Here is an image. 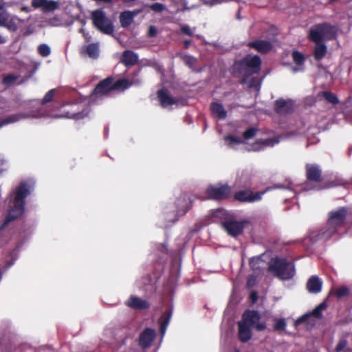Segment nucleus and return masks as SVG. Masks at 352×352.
<instances>
[{"label":"nucleus","mask_w":352,"mask_h":352,"mask_svg":"<svg viewBox=\"0 0 352 352\" xmlns=\"http://www.w3.org/2000/svg\"><path fill=\"white\" fill-rule=\"evenodd\" d=\"M347 214L348 210L344 207L331 211L329 214L327 225L320 232L318 237L323 240L329 239L343 226Z\"/></svg>","instance_id":"nucleus-1"},{"label":"nucleus","mask_w":352,"mask_h":352,"mask_svg":"<svg viewBox=\"0 0 352 352\" xmlns=\"http://www.w3.org/2000/svg\"><path fill=\"white\" fill-rule=\"evenodd\" d=\"M269 270L281 280H289L295 275L294 263L282 258L273 259L269 265Z\"/></svg>","instance_id":"nucleus-2"},{"label":"nucleus","mask_w":352,"mask_h":352,"mask_svg":"<svg viewBox=\"0 0 352 352\" xmlns=\"http://www.w3.org/2000/svg\"><path fill=\"white\" fill-rule=\"evenodd\" d=\"M337 28L328 23L316 24L309 30V38L314 43L331 40L336 36Z\"/></svg>","instance_id":"nucleus-3"},{"label":"nucleus","mask_w":352,"mask_h":352,"mask_svg":"<svg viewBox=\"0 0 352 352\" xmlns=\"http://www.w3.org/2000/svg\"><path fill=\"white\" fill-rule=\"evenodd\" d=\"M91 19L95 28L105 34H112L114 31L113 22L102 9L94 10L91 13Z\"/></svg>","instance_id":"nucleus-4"},{"label":"nucleus","mask_w":352,"mask_h":352,"mask_svg":"<svg viewBox=\"0 0 352 352\" xmlns=\"http://www.w3.org/2000/svg\"><path fill=\"white\" fill-rule=\"evenodd\" d=\"M250 223L248 220L237 221L232 219L226 220L221 225L224 230L231 236L236 237L241 235L244 228Z\"/></svg>","instance_id":"nucleus-5"},{"label":"nucleus","mask_w":352,"mask_h":352,"mask_svg":"<svg viewBox=\"0 0 352 352\" xmlns=\"http://www.w3.org/2000/svg\"><path fill=\"white\" fill-rule=\"evenodd\" d=\"M260 318L258 311L248 310L243 314L241 321L250 327H254L258 331H262L265 329L266 324L265 322H260Z\"/></svg>","instance_id":"nucleus-6"},{"label":"nucleus","mask_w":352,"mask_h":352,"mask_svg":"<svg viewBox=\"0 0 352 352\" xmlns=\"http://www.w3.org/2000/svg\"><path fill=\"white\" fill-rule=\"evenodd\" d=\"M157 97L160 101L161 105L164 108L169 107L173 104H184V100H183L171 97L168 91L164 89L158 91Z\"/></svg>","instance_id":"nucleus-7"},{"label":"nucleus","mask_w":352,"mask_h":352,"mask_svg":"<svg viewBox=\"0 0 352 352\" xmlns=\"http://www.w3.org/2000/svg\"><path fill=\"white\" fill-rule=\"evenodd\" d=\"M230 188L226 186H211L206 190L208 198L221 199L226 197L230 193Z\"/></svg>","instance_id":"nucleus-8"},{"label":"nucleus","mask_w":352,"mask_h":352,"mask_svg":"<svg viewBox=\"0 0 352 352\" xmlns=\"http://www.w3.org/2000/svg\"><path fill=\"white\" fill-rule=\"evenodd\" d=\"M43 116V114L39 113H16L6 116L4 118L0 120V128L3 126L14 123L21 119L28 118H38Z\"/></svg>","instance_id":"nucleus-9"},{"label":"nucleus","mask_w":352,"mask_h":352,"mask_svg":"<svg viewBox=\"0 0 352 352\" xmlns=\"http://www.w3.org/2000/svg\"><path fill=\"white\" fill-rule=\"evenodd\" d=\"M112 89V78L109 77L102 80L94 89L92 94L93 98L101 97L109 94Z\"/></svg>","instance_id":"nucleus-10"},{"label":"nucleus","mask_w":352,"mask_h":352,"mask_svg":"<svg viewBox=\"0 0 352 352\" xmlns=\"http://www.w3.org/2000/svg\"><path fill=\"white\" fill-rule=\"evenodd\" d=\"M252 74H256L261 69V60L258 56H248L241 63Z\"/></svg>","instance_id":"nucleus-11"},{"label":"nucleus","mask_w":352,"mask_h":352,"mask_svg":"<svg viewBox=\"0 0 352 352\" xmlns=\"http://www.w3.org/2000/svg\"><path fill=\"white\" fill-rule=\"evenodd\" d=\"M261 194L256 192L254 193L252 191L249 190H241L235 193L234 197L236 200L243 202H253L258 201L261 199Z\"/></svg>","instance_id":"nucleus-12"},{"label":"nucleus","mask_w":352,"mask_h":352,"mask_svg":"<svg viewBox=\"0 0 352 352\" xmlns=\"http://www.w3.org/2000/svg\"><path fill=\"white\" fill-rule=\"evenodd\" d=\"M155 337V331L147 328L140 336L139 344L142 348H148L151 346Z\"/></svg>","instance_id":"nucleus-13"},{"label":"nucleus","mask_w":352,"mask_h":352,"mask_svg":"<svg viewBox=\"0 0 352 352\" xmlns=\"http://www.w3.org/2000/svg\"><path fill=\"white\" fill-rule=\"evenodd\" d=\"M126 305L135 309L143 310L149 307V303L144 300H142L137 296H131L130 298L126 302Z\"/></svg>","instance_id":"nucleus-14"},{"label":"nucleus","mask_w":352,"mask_h":352,"mask_svg":"<svg viewBox=\"0 0 352 352\" xmlns=\"http://www.w3.org/2000/svg\"><path fill=\"white\" fill-rule=\"evenodd\" d=\"M250 47L254 48L258 52L265 54L272 49V45L270 41L257 40L253 42H250L248 44Z\"/></svg>","instance_id":"nucleus-15"},{"label":"nucleus","mask_w":352,"mask_h":352,"mask_svg":"<svg viewBox=\"0 0 352 352\" xmlns=\"http://www.w3.org/2000/svg\"><path fill=\"white\" fill-rule=\"evenodd\" d=\"M322 281L318 276H312L307 283V289L310 293L318 294L320 292Z\"/></svg>","instance_id":"nucleus-16"},{"label":"nucleus","mask_w":352,"mask_h":352,"mask_svg":"<svg viewBox=\"0 0 352 352\" xmlns=\"http://www.w3.org/2000/svg\"><path fill=\"white\" fill-rule=\"evenodd\" d=\"M239 338L242 342H247L252 338L251 327L246 325L244 322L239 321L238 322Z\"/></svg>","instance_id":"nucleus-17"},{"label":"nucleus","mask_w":352,"mask_h":352,"mask_svg":"<svg viewBox=\"0 0 352 352\" xmlns=\"http://www.w3.org/2000/svg\"><path fill=\"white\" fill-rule=\"evenodd\" d=\"M307 176L309 180L318 182L320 180L321 170L317 165L307 164L306 166Z\"/></svg>","instance_id":"nucleus-18"},{"label":"nucleus","mask_w":352,"mask_h":352,"mask_svg":"<svg viewBox=\"0 0 352 352\" xmlns=\"http://www.w3.org/2000/svg\"><path fill=\"white\" fill-rule=\"evenodd\" d=\"M279 142L280 140L278 138H269L265 140H258L254 145H253L252 150L255 151H260L266 146H273Z\"/></svg>","instance_id":"nucleus-19"},{"label":"nucleus","mask_w":352,"mask_h":352,"mask_svg":"<svg viewBox=\"0 0 352 352\" xmlns=\"http://www.w3.org/2000/svg\"><path fill=\"white\" fill-rule=\"evenodd\" d=\"M138 60V54L131 50H126L122 56V63L126 66L134 65Z\"/></svg>","instance_id":"nucleus-20"},{"label":"nucleus","mask_w":352,"mask_h":352,"mask_svg":"<svg viewBox=\"0 0 352 352\" xmlns=\"http://www.w3.org/2000/svg\"><path fill=\"white\" fill-rule=\"evenodd\" d=\"M138 12H133L131 11H125L120 14V21L122 27L126 28L129 26L133 21L134 16Z\"/></svg>","instance_id":"nucleus-21"},{"label":"nucleus","mask_w":352,"mask_h":352,"mask_svg":"<svg viewBox=\"0 0 352 352\" xmlns=\"http://www.w3.org/2000/svg\"><path fill=\"white\" fill-rule=\"evenodd\" d=\"M178 204L179 206H177V210H174L172 211L173 213V218L169 219L170 221L175 222L177 220L178 215H183L186 212V210L185 208V206L186 204V201L184 197H182L178 200Z\"/></svg>","instance_id":"nucleus-22"},{"label":"nucleus","mask_w":352,"mask_h":352,"mask_svg":"<svg viewBox=\"0 0 352 352\" xmlns=\"http://www.w3.org/2000/svg\"><path fill=\"white\" fill-rule=\"evenodd\" d=\"M81 53H86L91 58H97L99 56V46L96 43H91L81 50Z\"/></svg>","instance_id":"nucleus-23"},{"label":"nucleus","mask_w":352,"mask_h":352,"mask_svg":"<svg viewBox=\"0 0 352 352\" xmlns=\"http://www.w3.org/2000/svg\"><path fill=\"white\" fill-rule=\"evenodd\" d=\"M211 111L213 116L219 119H225L227 116V112L223 105L217 102L211 104Z\"/></svg>","instance_id":"nucleus-24"},{"label":"nucleus","mask_w":352,"mask_h":352,"mask_svg":"<svg viewBox=\"0 0 352 352\" xmlns=\"http://www.w3.org/2000/svg\"><path fill=\"white\" fill-rule=\"evenodd\" d=\"M316 44L314 48V58L320 60L322 59L327 54V48L324 43H314Z\"/></svg>","instance_id":"nucleus-25"},{"label":"nucleus","mask_w":352,"mask_h":352,"mask_svg":"<svg viewBox=\"0 0 352 352\" xmlns=\"http://www.w3.org/2000/svg\"><path fill=\"white\" fill-rule=\"evenodd\" d=\"M20 22L21 20L16 16L9 15L8 19L3 27L6 28L11 32H15L17 30Z\"/></svg>","instance_id":"nucleus-26"},{"label":"nucleus","mask_w":352,"mask_h":352,"mask_svg":"<svg viewBox=\"0 0 352 352\" xmlns=\"http://www.w3.org/2000/svg\"><path fill=\"white\" fill-rule=\"evenodd\" d=\"M171 316H172L171 311L165 313L162 316V320H161V323H160V333L162 336H164L166 333V331L167 327L170 322Z\"/></svg>","instance_id":"nucleus-27"},{"label":"nucleus","mask_w":352,"mask_h":352,"mask_svg":"<svg viewBox=\"0 0 352 352\" xmlns=\"http://www.w3.org/2000/svg\"><path fill=\"white\" fill-rule=\"evenodd\" d=\"M276 111L279 113H286L289 111L288 102L283 99L277 100L276 102Z\"/></svg>","instance_id":"nucleus-28"},{"label":"nucleus","mask_w":352,"mask_h":352,"mask_svg":"<svg viewBox=\"0 0 352 352\" xmlns=\"http://www.w3.org/2000/svg\"><path fill=\"white\" fill-rule=\"evenodd\" d=\"M132 83H129V80L126 79H120L113 82L112 78V89L113 90H124L130 87Z\"/></svg>","instance_id":"nucleus-29"},{"label":"nucleus","mask_w":352,"mask_h":352,"mask_svg":"<svg viewBox=\"0 0 352 352\" xmlns=\"http://www.w3.org/2000/svg\"><path fill=\"white\" fill-rule=\"evenodd\" d=\"M224 140L226 144L230 148H235L236 145H239L243 142L240 138H236L233 135H228L224 138Z\"/></svg>","instance_id":"nucleus-30"},{"label":"nucleus","mask_w":352,"mask_h":352,"mask_svg":"<svg viewBox=\"0 0 352 352\" xmlns=\"http://www.w3.org/2000/svg\"><path fill=\"white\" fill-rule=\"evenodd\" d=\"M287 327V322L283 318L274 319V329L275 331H284Z\"/></svg>","instance_id":"nucleus-31"},{"label":"nucleus","mask_w":352,"mask_h":352,"mask_svg":"<svg viewBox=\"0 0 352 352\" xmlns=\"http://www.w3.org/2000/svg\"><path fill=\"white\" fill-rule=\"evenodd\" d=\"M58 7L59 4L57 1L52 0H46V2L44 4L43 10L45 12H50L58 9Z\"/></svg>","instance_id":"nucleus-32"},{"label":"nucleus","mask_w":352,"mask_h":352,"mask_svg":"<svg viewBox=\"0 0 352 352\" xmlns=\"http://www.w3.org/2000/svg\"><path fill=\"white\" fill-rule=\"evenodd\" d=\"M182 59L190 68L195 69V65L197 63V59L195 57L190 55H184L182 56Z\"/></svg>","instance_id":"nucleus-33"},{"label":"nucleus","mask_w":352,"mask_h":352,"mask_svg":"<svg viewBox=\"0 0 352 352\" xmlns=\"http://www.w3.org/2000/svg\"><path fill=\"white\" fill-rule=\"evenodd\" d=\"M39 54L43 57L48 56L51 53V50L47 44H41L38 47Z\"/></svg>","instance_id":"nucleus-34"},{"label":"nucleus","mask_w":352,"mask_h":352,"mask_svg":"<svg viewBox=\"0 0 352 352\" xmlns=\"http://www.w3.org/2000/svg\"><path fill=\"white\" fill-rule=\"evenodd\" d=\"M322 95L329 102L337 104L339 102L337 96L329 91H324L322 93Z\"/></svg>","instance_id":"nucleus-35"},{"label":"nucleus","mask_w":352,"mask_h":352,"mask_svg":"<svg viewBox=\"0 0 352 352\" xmlns=\"http://www.w3.org/2000/svg\"><path fill=\"white\" fill-rule=\"evenodd\" d=\"M292 57H293L294 61L298 65L302 64L305 60L304 56L298 51H294L292 53Z\"/></svg>","instance_id":"nucleus-36"},{"label":"nucleus","mask_w":352,"mask_h":352,"mask_svg":"<svg viewBox=\"0 0 352 352\" xmlns=\"http://www.w3.org/2000/svg\"><path fill=\"white\" fill-rule=\"evenodd\" d=\"M18 78V76L13 74H9L6 76L3 79V82L7 86L12 85Z\"/></svg>","instance_id":"nucleus-37"},{"label":"nucleus","mask_w":352,"mask_h":352,"mask_svg":"<svg viewBox=\"0 0 352 352\" xmlns=\"http://www.w3.org/2000/svg\"><path fill=\"white\" fill-rule=\"evenodd\" d=\"M334 293H335L336 296L340 298L346 296L349 293V289L346 287H340L336 289L335 290Z\"/></svg>","instance_id":"nucleus-38"},{"label":"nucleus","mask_w":352,"mask_h":352,"mask_svg":"<svg viewBox=\"0 0 352 352\" xmlns=\"http://www.w3.org/2000/svg\"><path fill=\"white\" fill-rule=\"evenodd\" d=\"M257 129L256 128H250L243 133V138L249 140L256 135Z\"/></svg>","instance_id":"nucleus-39"},{"label":"nucleus","mask_w":352,"mask_h":352,"mask_svg":"<svg viewBox=\"0 0 352 352\" xmlns=\"http://www.w3.org/2000/svg\"><path fill=\"white\" fill-rule=\"evenodd\" d=\"M56 91V89H51L46 94L45 96H44V98H43L42 100V102L41 103L43 104H45L47 102H50V101L52 100L53 98H54V93Z\"/></svg>","instance_id":"nucleus-40"},{"label":"nucleus","mask_w":352,"mask_h":352,"mask_svg":"<svg viewBox=\"0 0 352 352\" xmlns=\"http://www.w3.org/2000/svg\"><path fill=\"white\" fill-rule=\"evenodd\" d=\"M88 114V111H82V112H78V113H74L71 115L68 114L65 116L66 118H74L76 120L83 118L85 116H86Z\"/></svg>","instance_id":"nucleus-41"},{"label":"nucleus","mask_w":352,"mask_h":352,"mask_svg":"<svg viewBox=\"0 0 352 352\" xmlns=\"http://www.w3.org/2000/svg\"><path fill=\"white\" fill-rule=\"evenodd\" d=\"M9 15L10 14L6 10L0 11V27H3L5 25V23L8 19Z\"/></svg>","instance_id":"nucleus-42"},{"label":"nucleus","mask_w":352,"mask_h":352,"mask_svg":"<svg viewBox=\"0 0 352 352\" xmlns=\"http://www.w3.org/2000/svg\"><path fill=\"white\" fill-rule=\"evenodd\" d=\"M150 8L156 12H161L165 9V6L160 3H155L150 6Z\"/></svg>","instance_id":"nucleus-43"},{"label":"nucleus","mask_w":352,"mask_h":352,"mask_svg":"<svg viewBox=\"0 0 352 352\" xmlns=\"http://www.w3.org/2000/svg\"><path fill=\"white\" fill-rule=\"evenodd\" d=\"M195 29V28H194L193 30L191 29L188 25H186V24L182 25L181 27L182 32L188 36H192L193 34V30Z\"/></svg>","instance_id":"nucleus-44"},{"label":"nucleus","mask_w":352,"mask_h":352,"mask_svg":"<svg viewBox=\"0 0 352 352\" xmlns=\"http://www.w3.org/2000/svg\"><path fill=\"white\" fill-rule=\"evenodd\" d=\"M231 0H206L204 1V4L208 6H213L217 4H219L223 2H228Z\"/></svg>","instance_id":"nucleus-45"},{"label":"nucleus","mask_w":352,"mask_h":352,"mask_svg":"<svg viewBox=\"0 0 352 352\" xmlns=\"http://www.w3.org/2000/svg\"><path fill=\"white\" fill-rule=\"evenodd\" d=\"M46 0H32V5L35 8H43L44 4Z\"/></svg>","instance_id":"nucleus-46"},{"label":"nucleus","mask_w":352,"mask_h":352,"mask_svg":"<svg viewBox=\"0 0 352 352\" xmlns=\"http://www.w3.org/2000/svg\"><path fill=\"white\" fill-rule=\"evenodd\" d=\"M347 341L346 340H342L340 341V342L338 344V345L336 347V352H340L342 351L346 346Z\"/></svg>","instance_id":"nucleus-47"},{"label":"nucleus","mask_w":352,"mask_h":352,"mask_svg":"<svg viewBox=\"0 0 352 352\" xmlns=\"http://www.w3.org/2000/svg\"><path fill=\"white\" fill-rule=\"evenodd\" d=\"M157 34V29L154 26H150L149 28V30H148V35L149 36L151 37H153V36H155Z\"/></svg>","instance_id":"nucleus-48"},{"label":"nucleus","mask_w":352,"mask_h":352,"mask_svg":"<svg viewBox=\"0 0 352 352\" xmlns=\"http://www.w3.org/2000/svg\"><path fill=\"white\" fill-rule=\"evenodd\" d=\"M310 315L314 316L317 318H320L322 316V311L320 309H318V307H316L310 314Z\"/></svg>","instance_id":"nucleus-49"},{"label":"nucleus","mask_w":352,"mask_h":352,"mask_svg":"<svg viewBox=\"0 0 352 352\" xmlns=\"http://www.w3.org/2000/svg\"><path fill=\"white\" fill-rule=\"evenodd\" d=\"M80 32L83 34V36L87 42L91 41V37L89 33L85 32L83 29H80Z\"/></svg>","instance_id":"nucleus-50"},{"label":"nucleus","mask_w":352,"mask_h":352,"mask_svg":"<svg viewBox=\"0 0 352 352\" xmlns=\"http://www.w3.org/2000/svg\"><path fill=\"white\" fill-rule=\"evenodd\" d=\"M259 261H260V258H252V259L250 260V265L252 266V268H254V269L257 268V267L255 266V263H256V262H258Z\"/></svg>","instance_id":"nucleus-51"},{"label":"nucleus","mask_w":352,"mask_h":352,"mask_svg":"<svg viewBox=\"0 0 352 352\" xmlns=\"http://www.w3.org/2000/svg\"><path fill=\"white\" fill-rule=\"evenodd\" d=\"M250 300L252 303L256 302L257 300V294L256 292H252L250 294Z\"/></svg>","instance_id":"nucleus-52"},{"label":"nucleus","mask_w":352,"mask_h":352,"mask_svg":"<svg viewBox=\"0 0 352 352\" xmlns=\"http://www.w3.org/2000/svg\"><path fill=\"white\" fill-rule=\"evenodd\" d=\"M318 309H320V311H323L324 309H325L327 308V304L323 302H321L320 304H319L318 306Z\"/></svg>","instance_id":"nucleus-53"},{"label":"nucleus","mask_w":352,"mask_h":352,"mask_svg":"<svg viewBox=\"0 0 352 352\" xmlns=\"http://www.w3.org/2000/svg\"><path fill=\"white\" fill-rule=\"evenodd\" d=\"M307 316V315H305V316H303L300 317V318H298V319L296 320V322L297 324L302 322L303 321H305V319H306Z\"/></svg>","instance_id":"nucleus-54"},{"label":"nucleus","mask_w":352,"mask_h":352,"mask_svg":"<svg viewBox=\"0 0 352 352\" xmlns=\"http://www.w3.org/2000/svg\"><path fill=\"white\" fill-rule=\"evenodd\" d=\"M21 10L25 12H30L31 11V8L30 7H22Z\"/></svg>","instance_id":"nucleus-55"},{"label":"nucleus","mask_w":352,"mask_h":352,"mask_svg":"<svg viewBox=\"0 0 352 352\" xmlns=\"http://www.w3.org/2000/svg\"><path fill=\"white\" fill-rule=\"evenodd\" d=\"M254 281V279L249 278L247 283V285L249 287H250L253 285V282Z\"/></svg>","instance_id":"nucleus-56"},{"label":"nucleus","mask_w":352,"mask_h":352,"mask_svg":"<svg viewBox=\"0 0 352 352\" xmlns=\"http://www.w3.org/2000/svg\"><path fill=\"white\" fill-rule=\"evenodd\" d=\"M6 42V38L0 34V44H3Z\"/></svg>","instance_id":"nucleus-57"},{"label":"nucleus","mask_w":352,"mask_h":352,"mask_svg":"<svg viewBox=\"0 0 352 352\" xmlns=\"http://www.w3.org/2000/svg\"><path fill=\"white\" fill-rule=\"evenodd\" d=\"M190 43H191V41L190 40H186L184 41L185 47L188 48L189 47V45H190Z\"/></svg>","instance_id":"nucleus-58"},{"label":"nucleus","mask_w":352,"mask_h":352,"mask_svg":"<svg viewBox=\"0 0 352 352\" xmlns=\"http://www.w3.org/2000/svg\"><path fill=\"white\" fill-rule=\"evenodd\" d=\"M5 9V6L3 4H0V11H3Z\"/></svg>","instance_id":"nucleus-59"},{"label":"nucleus","mask_w":352,"mask_h":352,"mask_svg":"<svg viewBox=\"0 0 352 352\" xmlns=\"http://www.w3.org/2000/svg\"><path fill=\"white\" fill-rule=\"evenodd\" d=\"M62 116H56L55 118H61Z\"/></svg>","instance_id":"nucleus-60"},{"label":"nucleus","mask_w":352,"mask_h":352,"mask_svg":"<svg viewBox=\"0 0 352 352\" xmlns=\"http://www.w3.org/2000/svg\"><path fill=\"white\" fill-rule=\"evenodd\" d=\"M294 72H296V71H297V69L294 68Z\"/></svg>","instance_id":"nucleus-61"},{"label":"nucleus","mask_w":352,"mask_h":352,"mask_svg":"<svg viewBox=\"0 0 352 352\" xmlns=\"http://www.w3.org/2000/svg\"><path fill=\"white\" fill-rule=\"evenodd\" d=\"M158 70L161 72V68L160 67L158 68Z\"/></svg>","instance_id":"nucleus-62"},{"label":"nucleus","mask_w":352,"mask_h":352,"mask_svg":"<svg viewBox=\"0 0 352 352\" xmlns=\"http://www.w3.org/2000/svg\"><path fill=\"white\" fill-rule=\"evenodd\" d=\"M235 352H239V351L238 350H236V351H235Z\"/></svg>","instance_id":"nucleus-63"},{"label":"nucleus","mask_w":352,"mask_h":352,"mask_svg":"<svg viewBox=\"0 0 352 352\" xmlns=\"http://www.w3.org/2000/svg\"><path fill=\"white\" fill-rule=\"evenodd\" d=\"M1 172V170H0V173Z\"/></svg>","instance_id":"nucleus-64"}]
</instances>
